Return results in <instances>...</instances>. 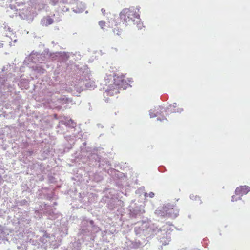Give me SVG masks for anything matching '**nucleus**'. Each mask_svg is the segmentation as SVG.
Wrapping results in <instances>:
<instances>
[{
	"instance_id": "obj_1",
	"label": "nucleus",
	"mask_w": 250,
	"mask_h": 250,
	"mask_svg": "<svg viewBox=\"0 0 250 250\" xmlns=\"http://www.w3.org/2000/svg\"><path fill=\"white\" fill-rule=\"evenodd\" d=\"M120 17L126 25L130 24L136 20H140L139 9L134 7L125 8L120 12Z\"/></svg>"
},
{
	"instance_id": "obj_2",
	"label": "nucleus",
	"mask_w": 250,
	"mask_h": 250,
	"mask_svg": "<svg viewBox=\"0 0 250 250\" xmlns=\"http://www.w3.org/2000/svg\"><path fill=\"white\" fill-rule=\"evenodd\" d=\"M250 191V187L247 186H242L237 187L235 190V194L238 196H243Z\"/></svg>"
},
{
	"instance_id": "obj_3",
	"label": "nucleus",
	"mask_w": 250,
	"mask_h": 250,
	"mask_svg": "<svg viewBox=\"0 0 250 250\" xmlns=\"http://www.w3.org/2000/svg\"><path fill=\"white\" fill-rule=\"evenodd\" d=\"M16 41V39L12 40L10 37L6 36L2 41L3 43H1V45L2 46H14Z\"/></svg>"
},
{
	"instance_id": "obj_4",
	"label": "nucleus",
	"mask_w": 250,
	"mask_h": 250,
	"mask_svg": "<svg viewBox=\"0 0 250 250\" xmlns=\"http://www.w3.org/2000/svg\"><path fill=\"white\" fill-rule=\"evenodd\" d=\"M54 22V20L49 16L44 17L41 21V24L43 26H48Z\"/></svg>"
},
{
	"instance_id": "obj_5",
	"label": "nucleus",
	"mask_w": 250,
	"mask_h": 250,
	"mask_svg": "<svg viewBox=\"0 0 250 250\" xmlns=\"http://www.w3.org/2000/svg\"><path fill=\"white\" fill-rule=\"evenodd\" d=\"M165 111V109L164 108L159 107L157 108V109H156L154 111V112H155V113H154V115H152L151 114V112H150V117H154L157 116H158V113H162V112H163Z\"/></svg>"
},
{
	"instance_id": "obj_6",
	"label": "nucleus",
	"mask_w": 250,
	"mask_h": 250,
	"mask_svg": "<svg viewBox=\"0 0 250 250\" xmlns=\"http://www.w3.org/2000/svg\"><path fill=\"white\" fill-rule=\"evenodd\" d=\"M190 197L191 200L197 202L200 204L202 203L201 200V198L197 195L192 194L190 195Z\"/></svg>"
},
{
	"instance_id": "obj_7",
	"label": "nucleus",
	"mask_w": 250,
	"mask_h": 250,
	"mask_svg": "<svg viewBox=\"0 0 250 250\" xmlns=\"http://www.w3.org/2000/svg\"><path fill=\"white\" fill-rule=\"evenodd\" d=\"M114 34L117 35H120L122 33V30L118 26H115L113 29Z\"/></svg>"
},
{
	"instance_id": "obj_8",
	"label": "nucleus",
	"mask_w": 250,
	"mask_h": 250,
	"mask_svg": "<svg viewBox=\"0 0 250 250\" xmlns=\"http://www.w3.org/2000/svg\"><path fill=\"white\" fill-rule=\"evenodd\" d=\"M105 22L104 21H100L99 22V25H100L102 29L104 28V27H105Z\"/></svg>"
},
{
	"instance_id": "obj_9",
	"label": "nucleus",
	"mask_w": 250,
	"mask_h": 250,
	"mask_svg": "<svg viewBox=\"0 0 250 250\" xmlns=\"http://www.w3.org/2000/svg\"><path fill=\"white\" fill-rule=\"evenodd\" d=\"M68 123H71V124H72V126L73 127L75 125V123L71 119H70L68 121Z\"/></svg>"
},
{
	"instance_id": "obj_10",
	"label": "nucleus",
	"mask_w": 250,
	"mask_h": 250,
	"mask_svg": "<svg viewBox=\"0 0 250 250\" xmlns=\"http://www.w3.org/2000/svg\"><path fill=\"white\" fill-rule=\"evenodd\" d=\"M237 200V198L235 196H232L231 201L232 202L236 201Z\"/></svg>"
},
{
	"instance_id": "obj_11",
	"label": "nucleus",
	"mask_w": 250,
	"mask_h": 250,
	"mask_svg": "<svg viewBox=\"0 0 250 250\" xmlns=\"http://www.w3.org/2000/svg\"><path fill=\"white\" fill-rule=\"evenodd\" d=\"M149 196L150 198H153L154 196V193L152 192H151L149 193Z\"/></svg>"
},
{
	"instance_id": "obj_12",
	"label": "nucleus",
	"mask_w": 250,
	"mask_h": 250,
	"mask_svg": "<svg viewBox=\"0 0 250 250\" xmlns=\"http://www.w3.org/2000/svg\"><path fill=\"white\" fill-rule=\"evenodd\" d=\"M101 12H102V13H103V14L104 15H105V13H106V12H105V10L104 9L102 8V9H101Z\"/></svg>"
},
{
	"instance_id": "obj_13",
	"label": "nucleus",
	"mask_w": 250,
	"mask_h": 250,
	"mask_svg": "<svg viewBox=\"0 0 250 250\" xmlns=\"http://www.w3.org/2000/svg\"><path fill=\"white\" fill-rule=\"evenodd\" d=\"M152 110H151V111L150 112H150H151V114H152V115H154V113L153 114V113L152 112Z\"/></svg>"
}]
</instances>
